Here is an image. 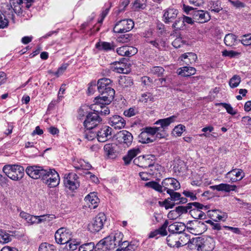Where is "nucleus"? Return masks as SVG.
<instances>
[{"mask_svg": "<svg viewBox=\"0 0 251 251\" xmlns=\"http://www.w3.org/2000/svg\"><path fill=\"white\" fill-rule=\"evenodd\" d=\"M111 87L112 81L110 79H99L97 81V89L102 96L95 98L94 102L109 104L113 100L115 95V90Z\"/></svg>", "mask_w": 251, "mask_h": 251, "instance_id": "obj_1", "label": "nucleus"}, {"mask_svg": "<svg viewBox=\"0 0 251 251\" xmlns=\"http://www.w3.org/2000/svg\"><path fill=\"white\" fill-rule=\"evenodd\" d=\"M191 244L192 249L197 251H211L215 247L213 239L210 237H195Z\"/></svg>", "mask_w": 251, "mask_h": 251, "instance_id": "obj_2", "label": "nucleus"}, {"mask_svg": "<svg viewBox=\"0 0 251 251\" xmlns=\"http://www.w3.org/2000/svg\"><path fill=\"white\" fill-rule=\"evenodd\" d=\"M123 237V234L121 232L117 231L114 233H111L109 236L100 241L111 251L116 247L121 246Z\"/></svg>", "mask_w": 251, "mask_h": 251, "instance_id": "obj_3", "label": "nucleus"}, {"mask_svg": "<svg viewBox=\"0 0 251 251\" xmlns=\"http://www.w3.org/2000/svg\"><path fill=\"white\" fill-rule=\"evenodd\" d=\"M24 168L18 165H6L2 169L3 173L12 180L22 179L24 175Z\"/></svg>", "mask_w": 251, "mask_h": 251, "instance_id": "obj_4", "label": "nucleus"}, {"mask_svg": "<svg viewBox=\"0 0 251 251\" xmlns=\"http://www.w3.org/2000/svg\"><path fill=\"white\" fill-rule=\"evenodd\" d=\"M176 118V116H172L167 118L159 119L155 123V124L160 126L158 127L155 126L156 138L162 139L167 136L166 131L168 126L175 121Z\"/></svg>", "mask_w": 251, "mask_h": 251, "instance_id": "obj_5", "label": "nucleus"}, {"mask_svg": "<svg viewBox=\"0 0 251 251\" xmlns=\"http://www.w3.org/2000/svg\"><path fill=\"white\" fill-rule=\"evenodd\" d=\"M43 174L42 180L50 187L57 186L60 181L58 174L54 169H47Z\"/></svg>", "mask_w": 251, "mask_h": 251, "instance_id": "obj_6", "label": "nucleus"}, {"mask_svg": "<svg viewBox=\"0 0 251 251\" xmlns=\"http://www.w3.org/2000/svg\"><path fill=\"white\" fill-rule=\"evenodd\" d=\"M154 156L153 155H141L136 157L133 160V163L139 167L146 168L148 167H153L157 169L160 167L158 164H154L153 158Z\"/></svg>", "mask_w": 251, "mask_h": 251, "instance_id": "obj_7", "label": "nucleus"}, {"mask_svg": "<svg viewBox=\"0 0 251 251\" xmlns=\"http://www.w3.org/2000/svg\"><path fill=\"white\" fill-rule=\"evenodd\" d=\"M134 26V23L131 19H124L116 23L113 31L117 33H123L131 30Z\"/></svg>", "mask_w": 251, "mask_h": 251, "instance_id": "obj_8", "label": "nucleus"}, {"mask_svg": "<svg viewBox=\"0 0 251 251\" xmlns=\"http://www.w3.org/2000/svg\"><path fill=\"white\" fill-rule=\"evenodd\" d=\"M102 119L98 113L89 112L86 116V119L83 122V125L88 130H91L98 126Z\"/></svg>", "mask_w": 251, "mask_h": 251, "instance_id": "obj_9", "label": "nucleus"}, {"mask_svg": "<svg viewBox=\"0 0 251 251\" xmlns=\"http://www.w3.org/2000/svg\"><path fill=\"white\" fill-rule=\"evenodd\" d=\"M55 239L58 244H66L72 238V232L69 229L61 227L55 233Z\"/></svg>", "mask_w": 251, "mask_h": 251, "instance_id": "obj_10", "label": "nucleus"}, {"mask_svg": "<svg viewBox=\"0 0 251 251\" xmlns=\"http://www.w3.org/2000/svg\"><path fill=\"white\" fill-rule=\"evenodd\" d=\"M78 177L75 174L70 173L66 174L64 177V184L66 188L71 191L76 190L79 186Z\"/></svg>", "mask_w": 251, "mask_h": 251, "instance_id": "obj_11", "label": "nucleus"}, {"mask_svg": "<svg viewBox=\"0 0 251 251\" xmlns=\"http://www.w3.org/2000/svg\"><path fill=\"white\" fill-rule=\"evenodd\" d=\"M193 205L196 207L200 208H202L203 206V204L198 202L188 203L185 206H178L176 208L175 210L170 211L168 214V217L170 218V220H176V218L172 217L173 215L175 213L178 214L179 216L182 214L186 213L188 210L192 208Z\"/></svg>", "mask_w": 251, "mask_h": 251, "instance_id": "obj_12", "label": "nucleus"}, {"mask_svg": "<svg viewBox=\"0 0 251 251\" xmlns=\"http://www.w3.org/2000/svg\"><path fill=\"white\" fill-rule=\"evenodd\" d=\"M186 227L191 230V233L195 234H201L207 230L206 226L200 221H189Z\"/></svg>", "mask_w": 251, "mask_h": 251, "instance_id": "obj_13", "label": "nucleus"}, {"mask_svg": "<svg viewBox=\"0 0 251 251\" xmlns=\"http://www.w3.org/2000/svg\"><path fill=\"white\" fill-rule=\"evenodd\" d=\"M112 129L107 126H101L97 131L96 137L99 142H104L112 138Z\"/></svg>", "mask_w": 251, "mask_h": 251, "instance_id": "obj_14", "label": "nucleus"}, {"mask_svg": "<svg viewBox=\"0 0 251 251\" xmlns=\"http://www.w3.org/2000/svg\"><path fill=\"white\" fill-rule=\"evenodd\" d=\"M25 172L33 179L41 178L42 179L43 174L46 173V170L41 166H28L25 169Z\"/></svg>", "mask_w": 251, "mask_h": 251, "instance_id": "obj_15", "label": "nucleus"}, {"mask_svg": "<svg viewBox=\"0 0 251 251\" xmlns=\"http://www.w3.org/2000/svg\"><path fill=\"white\" fill-rule=\"evenodd\" d=\"M192 15L194 22L198 23H204L208 22L210 19V16L208 12L203 10H196L191 13Z\"/></svg>", "mask_w": 251, "mask_h": 251, "instance_id": "obj_16", "label": "nucleus"}, {"mask_svg": "<svg viewBox=\"0 0 251 251\" xmlns=\"http://www.w3.org/2000/svg\"><path fill=\"white\" fill-rule=\"evenodd\" d=\"M176 190L174 189L169 190L167 192L170 196V198L166 199L163 202V205L167 209L173 208L175 205V203L171 201H178L180 199L181 194L178 192H175Z\"/></svg>", "mask_w": 251, "mask_h": 251, "instance_id": "obj_17", "label": "nucleus"}, {"mask_svg": "<svg viewBox=\"0 0 251 251\" xmlns=\"http://www.w3.org/2000/svg\"><path fill=\"white\" fill-rule=\"evenodd\" d=\"M244 176V173L240 169H234L229 171L226 175L228 182H234L241 180Z\"/></svg>", "mask_w": 251, "mask_h": 251, "instance_id": "obj_18", "label": "nucleus"}, {"mask_svg": "<svg viewBox=\"0 0 251 251\" xmlns=\"http://www.w3.org/2000/svg\"><path fill=\"white\" fill-rule=\"evenodd\" d=\"M178 11L177 9L169 7L164 10L163 21L165 24H170L174 22L178 17Z\"/></svg>", "mask_w": 251, "mask_h": 251, "instance_id": "obj_19", "label": "nucleus"}, {"mask_svg": "<svg viewBox=\"0 0 251 251\" xmlns=\"http://www.w3.org/2000/svg\"><path fill=\"white\" fill-rule=\"evenodd\" d=\"M164 190L167 192L169 190H178L180 188L178 181L172 177L166 178L161 182Z\"/></svg>", "mask_w": 251, "mask_h": 251, "instance_id": "obj_20", "label": "nucleus"}, {"mask_svg": "<svg viewBox=\"0 0 251 251\" xmlns=\"http://www.w3.org/2000/svg\"><path fill=\"white\" fill-rule=\"evenodd\" d=\"M169 223L168 221H165V222L158 228L151 231L149 234V238H155L158 239L160 237H164L168 234L167 228L168 227Z\"/></svg>", "mask_w": 251, "mask_h": 251, "instance_id": "obj_21", "label": "nucleus"}, {"mask_svg": "<svg viewBox=\"0 0 251 251\" xmlns=\"http://www.w3.org/2000/svg\"><path fill=\"white\" fill-rule=\"evenodd\" d=\"M117 139L119 141L123 143L127 147L131 145L133 141V136L130 132L127 130L120 131L117 135Z\"/></svg>", "mask_w": 251, "mask_h": 251, "instance_id": "obj_22", "label": "nucleus"}, {"mask_svg": "<svg viewBox=\"0 0 251 251\" xmlns=\"http://www.w3.org/2000/svg\"><path fill=\"white\" fill-rule=\"evenodd\" d=\"M137 49L132 46H124L116 49L117 53L121 56L129 57L137 52Z\"/></svg>", "mask_w": 251, "mask_h": 251, "instance_id": "obj_23", "label": "nucleus"}, {"mask_svg": "<svg viewBox=\"0 0 251 251\" xmlns=\"http://www.w3.org/2000/svg\"><path fill=\"white\" fill-rule=\"evenodd\" d=\"M84 200L88 206L91 209L97 208L100 202V199L95 192L89 194L85 197Z\"/></svg>", "mask_w": 251, "mask_h": 251, "instance_id": "obj_24", "label": "nucleus"}, {"mask_svg": "<svg viewBox=\"0 0 251 251\" xmlns=\"http://www.w3.org/2000/svg\"><path fill=\"white\" fill-rule=\"evenodd\" d=\"M178 235V248L182 247L186 245H188V248L190 250H193L191 245H192V240L194 238H191L190 235L186 234L183 232Z\"/></svg>", "mask_w": 251, "mask_h": 251, "instance_id": "obj_25", "label": "nucleus"}, {"mask_svg": "<svg viewBox=\"0 0 251 251\" xmlns=\"http://www.w3.org/2000/svg\"><path fill=\"white\" fill-rule=\"evenodd\" d=\"M108 123L116 129H121L126 125L125 120L119 115H114L110 117Z\"/></svg>", "mask_w": 251, "mask_h": 251, "instance_id": "obj_26", "label": "nucleus"}, {"mask_svg": "<svg viewBox=\"0 0 251 251\" xmlns=\"http://www.w3.org/2000/svg\"><path fill=\"white\" fill-rule=\"evenodd\" d=\"M168 226V231L173 234H179L186 228L185 225L182 222H176Z\"/></svg>", "mask_w": 251, "mask_h": 251, "instance_id": "obj_27", "label": "nucleus"}, {"mask_svg": "<svg viewBox=\"0 0 251 251\" xmlns=\"http://www.w3.org/2000/svg\"><path fill=\"white\" fill-rule=\"evenodd\" d=\"M209 208L208 206H204L203 205L202 208L196 207L189 211V213L192 217L195 220H203L206 218V215L203 212L201 211V209H204L205 210Z\"/></svg>", "mask_w": 251, "mask_h": 251, "instance_id": "obj_28", "label": "nucleus"}, {"mask_svg": "<svg viewBox=\"0 0 251 251\" xmlns=\"http://www.w3.org/2000/svg\"><path fill=\"white\" fill-rule=\"evenodd\" d=\"M116 47V46L113 42L99 41L96 44V48L97 49L104 51H114Z\"/></svg>", "mask_w": 251, "mask_h": 251, "instance_id": "obj_29", "label": "nucleus"}, {"mask_svg": "<svg viewBox=\"0 0 251 251\" xmlns=\"http://www.w3.org/2000/svg\"><path fill=\"white\" fill-rule=\"evenodd\" d=\"M140 150L138 148H133L129 150L127 154L123 157L125 164L127 165L129 164L133 158L136 156L140 153Z\"/></svg>", "mask_w": 251, "mask_h": 251, "instance_id": "obj_30", "label": "nucleus"}, {"mask_svg": "<svg viewBox=\"0 0 251 251\" xmlns=\"http://www.w3.org/2000/svg\"><path fill=\"white\" fill-rule=\"evenodd\" d=\"M207 217L211 220H222L227 218V215L226 213L222 212L219 210L214 209L207 211Z\"/></svg>", "mask_w": 251, "mask_h": 251, "instance_id": "obj_31", "label": "nucleus"}, {"mask_svg": "<svg viewBox=\"0 0 251 251\" xmlns=\"http://www.w3.org/2000/svg\"><path fill=\"white\" fill-rule=\"evenodd\" d=\"M115 144H106L104 145L103 150L105 154L109 158H114L116 156Z\"/></svg>", "mask_w": 251, "mask_h": 251, "instance_id": "obj_32", "label": "nucleus"}, {"mask_svg": "<svg viewBox=\"0 0 251 251\" xmlns=\"http://www.w3.org/2000/svg\"><path fill=\"white\" fill-rule=\"evenodd\" d=\"M210 188L213 190H217L218 191L229 192L231 191H235L236 186L235 185H231L226 183H221L219 185L211 186Z\"/></svg>", "mask_w": 251, "mask_h": 251, "instance_id": "obj_33", "label": "nucleus"}, {"mask_svg": "<svg viewBox=\"0 0 251 251\" xmlns=\"http://www.w3.org/2000/svg\"><path fill=\"white\" fill-rule=\"evenodd\" d=\"M108 104H105L103 103L100 102H95V104L91 105V109H93V108H96V106H99L100 108V110H95L94 109V111L96 112V113L100 114L101 115L105 116L108 115L110 113V110L108 107H107L105 105H107Z\"/></svg>", "mask_w": 251, "mask_h": 251, "instance_id": "obj_34", "label": "nucleus"}, {"mask_svg": "<svg viewBox=\"0 0 251 251\" xmlns=\"http://www.w3.org/2000/svg\"><path fill=\"white\" fill-rule=\"evenodd\" d=\"M239 42V40L237 39V36L232 33L226 34L224 38V43L226 45L230 47L236 46Z\"/></svg>", "mask_w": 251, "mask_h": 251, "instance_id": "obj_35", "label": "nucleus"}, {"mask_svg": "<svg viewBox=\"0 0 251 251\" xmlns=\"http://www.w3.org/2000/svg\"><path fill=\"white\" fill-rule=\"evenodd\" d=\"M177 74L183 76H189L195 74L196 70L194 67L185 66L179 68L177 71Z\"/></svg>", "mask_w": 251, "mask_h": 251, "instance_id": "obj_36", "label": "nucleus"}, {"mask_svg": "<svg viewBox=\"0 0 251 251\" xmlns=\"http://www.w3.org/2000/svg\"><path fill=\"white\" fill-rule=\"evenodd\" d=\"M102 221H91L88 225V229L92 232L99 231L103 227Z\"/></svg>", "mask_w": 251, "mask_h": 251, "instance_id": "obj_37", "label": "nucleus"}, {"mask_svg": "<svg viewBox=\"0 0 251 251\" xmlns=\"http://www.w3.org/2000/svg\"><path fill=\"white\" fill-rule=\"evenodd\" d=\"M146 42L151 44L153 47L159 50H163L166 47V42L162 39L156 38L154 40H146Z\"/></svg>", "mask_w": 251, "mask_h": 251, "instance_id": "obj_38", "label": "nucleus"}, {"mask_svg": "<svg viewBox=\"0 0 251 251\" xmlns=\"http://www.w3.org/2000/svg\"><path fill=\"white\" fill-rule=\"evenodd\" d=\"M113 70L119 74H127L129 69L126 67V65L123 62H116L113 67Z\"/></svg>", "mask_w": 251, "mask_h": 251, "instance_id": "obj_39", "label": "nucleus"}, {"mask_svg": "<svg viewBox=\"0 0 251 251\" xmlns=\"http://www.w3.org/2000/svg\"><path fill=\"white\" fill-rule=\"evenodd\" d=\"M133 84L130 77L121 76L119 79V84L123 88H126L131 86Z\"/></svg>", "mask_w": 251, "mask_h": 251, "instance_id": "obj_40", "label": "nucleus"}, {"mask_svg": "<svg viewBox=\"0 0 251 251\" xmlns=\"http://www.w3.org/2000/svg\"><path fill=\"white\" fill-rule=\"evenodd\" d=\"M139 141L143 144H148L153 142L155 137H151L145 131H143L138 136Z\"/></svg>", "mask_w": 251, "mask_h": 251, "instance_id": "obj_41", "label": "nucleus"}, {"mask_svg": "<svg viewBox=\"0 0 251 251\" xmlns=\"http://www.w3.org/2000/svg\"><path fill=\"white\" fill-rule=\"evenodd\" d=\"M2 8L4 14L7 15L9 18L11 19L14 21L15 18L14 14L15 13L11 3H10V4H4L2 6Z\"/></svg>", "mask_w": 251, "mask_h": 251, "instance_id": "obj_42", "label": "nucleus"}, {"mask_svg": "<svg viewBox=\"0 0 251 251\" xmlns=\"http://www.w3.org/2000/svg\"><path fill=\"white\" fill-rule=\"evenodd\" d=\"M178 234H169L166 238V242L170 247L178 248Z\"/></svg>", "mask_w": 251, "mask_h": 251, "instance_id": "obj_43", "label": "nucleus"}, {"mask_svg": "<svg viewBox=\"0 0 251 251\" xmlns=\"http://www.w3.org/2000/svg\"><path fill=\"white\" fill-rule=\"evenodd\" d=\"M181 60L188 59V61H185V64L188 65L190 64L194 63L197 59V54L193 52H187L184 53L180 56Z\"/></svg>", "mask_w": 251, "mask_h": 251, "instance_id": "obj_44", "label": "nucleus"}, {"mask_svg": "<svg viewBox=\"0 0 251 251\" xmlns=\"http://www.w3.org/2000/svg\"><path fill=\"white\" fill-rule=\"evenodd\" d=\"M145 186L151 188L159 193H162L165 191L162 184H161V185H160L158 182L155 181H151L147 182L145 184Z\"/></svg>", "mask_w": 251, "mask_h": 251, "instance_id": "obj_45", "label": "nucleus"}, {"mask_svg": "<svg viewBox=\"0 0 251 251\" xmlns=\"http://www.w3.org/2000/svg\"><path fill=\"white\" fill-rule=\"evenodd\" d=\"M145 186L151 188L159 193H162L165 191L162 184H161V185H160L158 182L155 181H151L147 182L145 184Z\"/></svg>", "mask_w": 251, "mask_h": 251, "instance_id": "obj_46", "label": "nucleus"}, {"mask_svg": "<svg viewBox=\"0 0 251 251\" xmlns=\"http://www.w3.org/2000/svg\"><path fill=\"white\" fill-rule=\"evenodd\" d=\"M145 186L151 188L159 193H162L165 191L162 184H161V185H160L158 182L155 181H151L147 182L145 184Z\"/></svg>", "mask_w": 251, "mask_h": 251, "instance_id": "obj_47", "label": "nucleus"}, {"mask_svg": "<svg viewBox=\"0 0 251 251\" xmlns=\"http://www.w3.org/2000/svg\"><path fill=\"white\" fill-rule=\"evenodd\" d=\"M173 23L172 27L175 29V30H181L183 29V27L185 26L182 17L178 16Z\"/></svg>", "mask_w": 251, "mask_h": 251, "instance_id": "obj_48", "label": "nucleus"}, {"mask_svg": "<svg viewBox=\"0 0 251 251\" xmlns=\"http://www.w3.org/2000/svg\"><path fill=\"white\" fill-rule=\"evenodd\" d=\"M13 235H10L6 231L0 229V243L6 244L12 240Z\"/></svg>", "mask_w": 251, "mask_h": 251, "instance_id": "obj_49", "label": "nucleus"}, {"mask_svg": "<svg viewBox=\"0 0 251 251\" xmlns=\"http://www.w3.org/2000/svg\"><path fill=\"white\" fill-rule=\"evenodd\" d=\"M78 163L79 164L74 163V167L76 170H85L88 171L92 168L90 164L83 160H80Z\"/></svg>", "mask_w": 251, "mask_h": 251, "instance_id": "obj_50", "label": "nucleus"}, {"mask_svg": "<svg viewBox=\"0 0 251 251\" xmlns=\"http://www.w3.org/2000/svg\"><path fill=\"white\" fill-rule=\"evenodd\" d=\"M66 247L70 251H75L80 244V242L73 238L66 244Z\"/></svg>", "mask_w": 251, "mask_h": 251, "instance_id": "obj_51", "label": "nucleus"}, {"mask_svg": "<svg viewBox=\"0 0 251 251\" xmlns=\"http://www.w3.org/2000/svg\"><path fill=\"white\" fill-rule=\"evenodd\" d=\"M10 3H11L16 14L19 15L22 13L21 5L23 4V0H17L16 1H15V0H12Z\"/></svg>", "mask_w": 251, "mask_h": 251, "instance_id": "obj_52", "label": "nucleus"}, {"mask_svg": "<svg viewBox=\"0 0 251 251\" xmlns=\"http://www.w3.org/2000/svg\"><path fill=\"white\" fill-rule=\"evenodd\" d=\"M165 70L161 66H154L150 69V73L157 76H161L163 75Z\"/></svg>", "mask_w": 251, "mask_h": 251, "instance_id": "obj_53", "label": "nucleus"}, {"mask_svg": "<svg viewBox=\"0 0 251 251\" xmlns=\"http://www.w3.org/2000/svg\"><path fill=\"white\" fill-rule=\"evenodd\" d=\"M153 96L151 93L146 92L142 94L139 100L140 101L145 103H147L149 101H153Z\"/></svg>", "mask_w": 251, "mask_h": 251, "instance_id": "obj_54", "label": "nucleus"}, {"mask_svg": "<svg viewBox=\"0 0 251 251\" xmlns=\"http://www.w3.org/2000/svg\"><path fill=\"white\" fill-rule=\"evenodd\" d=\"M215 105L216 106H223L226 109V112L232 115H235L237 113V112L233 109L230 104L221 102L216 103Z\"/></svg>", "mask_w": 251, "mask_h": 251, "instance_id": "obj_55", "label": "nucleus"}, {"mask_svg": "<svg viewBox=\"0 0 251 251\" xmlns=\"http://www.w3.org/2000/svg\"><path fill=\"white\" fill-rule=\"evenodd\" d=\"M20 217L22 219H24L25 220H31L33 218L37 219L38 217H45V219L46 220L47 218H49L50 216L48 215H43V216H35L33 215H30L29 214L25 212L24 211H22L20 214ZM38 220H42L41 219L39 218Z\"/></svg>", "mask_w": 251, "mask_h": 251, "instance_id": "obj_56", "label": "nucleus"}, {"mask_svg": "<svg viewBox=\"0 0 251 251\" xmlns=\"http://www.w3.org/2000/svg\"><path fill=\"white\" fill-rule=\"evenodd\" d=\"M241 82V77L237 75H234L230 78L229 84L231 88L237 87Z\"/></svg>", "mask_w": 251, "mask_h": 251, "instance_id": "obj_57", "label": "nucleus"}, {"mask_svg": "<svg viewBox=\"0 0 251 251\" xmlns=\"http://www.w3.org/2000/svg\"><path fill=\"white\" fill-rule=\"evenodd\" d=\"M54 246L47 243H42L39 247V251H54Z\"/></svg>", "mask_w": 251, "mask_h": 251, "instance_id": "obj_58", "label": "nucleus"}, {"mask_svg": "<svg viewBox=\"0 0 251 251\" xmlns=\"http://www.w3.org/2000/svg\"><path fill=\"white\" fill-rule=\"evenodd\" d=\"M94 249V243L93 242H90L80 246L78 251H93Z\"/></svg>", "mask_w": 251, "mask_h": 251, "instance_id": "obj_59", "label": "nucleus"}, {"mask_svg": "<svg viewBox=\"0 0 251 251\" xmlns=\"http://www.w3.org/2000/svg\"><path fill=\"white\" fill-rule=\"evenodd\" d=\"M124 245L126 246L125 247L124 251H134L137 248V246L133 242L129 243L127 241L122 242L121 246Z\"/></svg>", "mask_w": 251, "mask_h": 251, "instance_id": "obj_60", "label": "nucleus"}, {"mask_svg": "<svg viewBox=\"0 0 251 251\" xmlns=\"http://www.w3.org/2000/svg\"><path fill=\"white\" fill-rule=\"evenodd\" d=\"M211 11L215 13H219L223 8L221 2L219 1H214L210 7Z\"/></svg>", "mask_w": 251, "mask_h": 251, "instance_id": "obj_61", "label": "nucleus"}, {"mask_svg": "<svg viewBox=\"0 0 251 251\" xmlns=\"http://www.w3.org/2000/svg\"><path fill=\"white\" fill-rule=\"evenodd\" d=\"M132 39V35L131 34H126L120 36L117 39V40L119 42L123 43H127L130 41Z\"/></svg>", "mask_w": 251, "mask_h": 251, "instance_id": "obj_62", "label": "nucleus"}, {"mask_svg": "<svg viewBox=\"0 0 251 251\" xmlns=\"http://www.w3.org/2000/svg\"><path fill=\"white\" fill-rule=\"evenodd\" d=\"M147 0H136L133 3L135 9H144L146 6Z\"/></svg>", "mask_w": 251, "mask_h": 251, "instance_id": "obj_63", "label": "nucleus"}, {"mask_svg": "<svg viewBox=\"0 0 251 251\" xmlns=\"http://www.w3.org/2000/svg\"><path fill=\"white\" fill-rule=\"evenodd\" d=\"M8 25V21L5 16L0 10V28H4Z\"/></svg>", "mask_w": 251, "mask_h": 251, "instance_id": "obj_64", "label": "nucleus"}]
</instances>
